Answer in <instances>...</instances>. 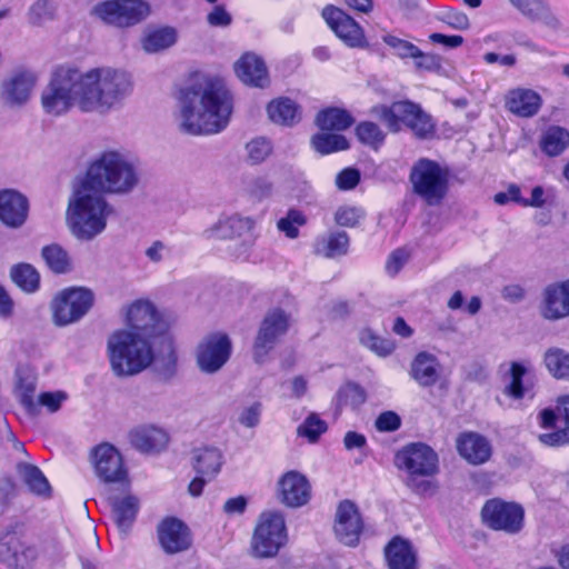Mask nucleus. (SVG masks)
<instances>
[{
	"label": "nucleus",
	"instance_id": "obj_10",
	"mask_svg": "<svg viewBox=\"0 0 569 569\" xmlns=\"http://www.w3.org/2000/svg\"><path fill=\"white\" fill-rule=\"evenodd\" d=\"M448 179V170L429 159H420L410 173L415 192L429 204L439 203L446 196Z\"/></svg>",
	"mask_w": 569,
	"mask_h": 569
},
{
	"label": "nucleus",
	"instance_id": "obj_16",
	"mask_svg": "<svg viewBox=\"0 0 569 569\" xmlns=\"http://www.w3.org/2000/svg\"><path fill=\"white\" fill-rule=\"evenodd\" d=\"M289 328V317L280 309L269 311L261 322L253 345V359L258 363L266 362L278 339Z\"/></svg>",
	"mask_w": 569,
	"mask_h": 569
},
{
	"label": "nucleus",
	"instance_id": "obj_56",
	"mask_svg": "<svg viewBox=\"0 0 569 569\" xmlns=\"http://www.w3.org/2000/svg\"><path fill=\"white\" fill-rule=\"evenodd\" d=\"M523 16L538 20L546 13V6L540 0H509Z\"/></svg>",
	"mask_w": 569,
	"mask_h": 569
},
{
	"label": "nucleus",
	"instance_id": "obj_53",
	"mask_svg": "<svg viewBox=\"0 0 569 569\" xmlns=\"http://www.w3.org/2000/svg\"><path fill=\"white\" fill-rule=\"evenodd\" d=\"M359 140L366 144L377 148L385 140V133L378 124L365 121L358 124L356 129Z\"/></svg>",
	"mask_w": 569,
	"mask_h": 569
},
{
	"label": "nucleus",
	"instance_id": "obj_50",
	"mask_svg": "<svg viewBox=\"0 0 569 569\" xmlns=\"http://www.w3.org/2000/svg\"><path fill=\"white\" fill-rule=\"evenodd\" d=\"M360 341L368 349L380 357L391 355L396 349L395 341L373 335L370 330H365L360 335Z\"/></svg>",
	"mask_w": 569,
	"mask_h": 569
},
{
	"label": "nucleus",
	"instance_id": "obj_15",
	"mask_svg": "<svg viewBox=\"0 0 569 569\" xmlns=\"http://www.w3.org/2000/svg\"><path fill=\"white\" fill-rule=\"evenodd\" d=\"M396 463L411 477H431L439 470V459L436 451L425 443H411L396 456Z\"/></svg>",
	"mask_w": 569,
	"mask_h": 569
},
{
	"label": "nucleus",
	"instance_id": "obj_46",
	"mask_svg": "<svg viewBox=\"0 0 569 569\" xmlns=\"http://www.w3.org/2000/svg\"><path fill=\"white\" fill-rule=\"evenodd\" d=\"M48 269L56 274H66L73 270L74 259L68 251H41Z\"/></svg>",
	"mask_w": 569,
	"mask_h": 569
},
{
	"label": "nucleus",
	"instance_id": "obj_35",
	"mask_svg": "<svg viewBox=\"0 0 569 569\" xmlns=\"http://www.w3.org/2000/svg\"><path fill=\"white\" fill-rule=\"evenodd\" d=\"M389 569H416V553L409 541L393 538L386 547Z\"/></svg>",
	"mask_w": 569,
	"mask_h": 569
},
{
	"label": "nucleus",
	"instance_id": "obj_28",
	"mask_svg": "<svg viewBox=\"0 0 569 569\" xmlns=\"http://www.w3.org/2000/svg\"><path fill=\"white\" fill-rule=\"evenodd\" d=\"M541 315L548 320H559L569 316V279L546 288Z\"/></svg>",
	"mask_w": 569,
	"mask_h": 569
},
{
	"label": "nucleus",
	"instance_id": "obj_11",
	"mask_svg": "<svg viewBox=\"0 0 569 569\" xmlns=\"http://www.w3.org/2000/svg\"><path fill=\"white\" fill-rule=\"evenodd\" d=\"M94 293L86 287H69L59 291L50 303L52 320L59 327L79 321L91 309Z\"/></svg>",
	"mask_w": 569,
	"mask_h": 569
},
{
	"label": "nucleus",
	"instance_id": "obj_60",
	"mask_svg": "<svg viewBox=\"0 0 569 569\" xmlns=\"http://www.w3.org/2000/svg\"><path fill=\"white\" fill-rule=\"evenodd\" d=\"M360 182V172L355 168H346L336 177V186L339 190H352Z\"/></svg>",
	"mask_w": 569,
	"mask_h": 569
},
{
	"label": "nucleus",
	"instance_id": "obj_49",
	"mask_svg": "<svg viewBox=\"0 0 569 569\" xmlns=\"http://www.w3.org/2000/svg\"><path fill=\"white\" fill-rule=\"evenodd\" d=\"M307 222L306 216L296 209H290L286 217L277 222V229L286 234V237L295 239L299 234V228Z\"/></svg>",
	"mask_w": 569,
	"mask_h": 569
},
{
	"label": "nucleus",
	"instance_id": "obj_54",
	"mask_svg": "<svg viewBox=\"0 0 569 569\" xmlns=\"http://www.w3.org/2000/svg\"><path fill=\"white\" fill-rule=\"evenodd\" d=\"M553 189L552 188H543L542 186H535L531 189V193L529 198H523L520 200V206L527 208H543L553 202Z\"/></svg>",
	"mask_w": 569,
	"mask_h": 569
},
{
	"label": "nucleus",
	"instance_id": "obj_9",
	"mask_svg": "<svg viewBox=\"0 0 569 569\" xmlns=\"http://www.w3.org/2000/svg\"><path fill=\"white\" fill-rule=\"evenodd\" d=\"M288 535L283 516L278 511L262 512L251 539V551L257 558H273L287 543Z\"/></svg>",
	"mask_w": 569,
	"mask_h": 569
},
{
	"label": "nucleus",
	"instance_id": "obj_26",
	"mask_svg": "<svg viewBox=\"0 0 569 569\" xmlns=\"http://www.w3.org/2000/svg\"><path fill=\"white\" fill-rule=\"evenodd\" d=\"M131 445L144 453H158L164 450L169 443V433L157 425H140L129 433Z\"/></svg>",
	"mask_w": 569,
	"mask_h": 569
},
{
	"label": "nucleus",
	"instance_id": "obj_4",
	"mask_svg": "<svg viewBox=\"0 0 569 569\" xmlns=\"http://www.w3.org/2000/svg\"><path fill=\"white\" fill-rule=\"evenodd\" d=\"M113 214V206L101 192L80 181L73 187L66 209V223L74 238L93 240L106 230Z\"/></svg>",
	"mask_w": 569,
	"mask_h": 569
},
{
	"label": "nucleus",
	"instance_id": "obj_61",
	"mask_svg": "<svg viewBox=\"0 0 569 569\" xmlns=\"http://www.w3.org/2000/svg\"><path fill=\"white\" fill-rule=\"evenodd\" d=\"M260 415L261 405L259 402H253L241 410L238 420L242 426L253 428L259 423Z\"/></svg>",
	"mask_w": 569,
	"mask_h": 569
},
{
	"label": "nucleus",
	"instance_id": "obj_41",
	"mask_svg": "<svg viewBox=\"0 0 569 569\" xmlns=\"http://www.w3.org/2000/svg\"><path fill=\"white\" fill-rule=\"evenodd\" d=\"M112 511L118 527L121 530L130 528L139 511V500L137 497L128 495L116 499L112 502Z\"/></svg>",
	"mask_w": 569,
	"mask_h": 569
},
{
	"label": "nucleus",
	"instance_id": "obj_62",
	"mask_svg": "<svg viewBox=\"0 0 569 569\" xmlns=\"http://www.w3.org/2000/svg\"><path fill=\"white\" fill-rule=\"evenodd\" d=\"M401 425L400 417L393 411H385L376 420V428L379 431H396Z\"/></svg>",
	"mask_w": 569,
	"mask_h": 569
},
{
	"label": "nucleus",
	"instance_id": "obj_63",
	"mask_svg": "<svg viewBox=\"0 0 569 569\" xmlns=\"http://www.w3.org/2000/svg\"><path fill=\"white\" fill-rule=\"evenodd\" d=\"M248 499L243 496L229 498L222 506V511L228 517L241 516L246 512Z\"/></svg>",
	"mask_w": 569,
	"mask_h": 569
},
{
	"label": "nucleus",
	"instance_id": "obj_13",
	"mask_svg": "<svg viewBox=\"0 0 569 569\" xmlns=\"http://www.w3.org/2000/svg\"><path fill=\"white\" fill-rule=\"evenodd\" d=\"M538 423L546 432L538 435L539 441L549 447L569 445V395L557 400V413L552 409H543L538 413Z\"/></svg>",
	"mask_w": 569,
	"mask_h": 569
},
{
	"label": "nucleus",
	"instance_id": "obj_51",
	"mask_svg": "<svg viewBox=\"0 0 569 569\" xmlns=\"http://www.w3.org/2000/svg\"><path fill=\"white\" fill-rule=\"evenodd\" d=\"M327 430V423L317 415L311 413L298 427V435L308 439L309 442H316L319 437Z\"/></svg>",
	"mask_w": 569,
	"mask_h": 569
},
{
	"label": "nucleus",
	"instance_id": "obj_39",
	"mask_svg": "<svg viewBox=\"0 0 569 569\" xmlns=\"http://www.w3.org/2000/svg\"><path fill=\"white\" fill-rule=\"evenodd\" d=\"M545 368L557 380L569 381V352L558 347L548 348L542 357Z\"/></svg>",
	"mask_w": 569,
	"mask_h": 569
},
{
	"label": "nucleus",
	"instance_id": "obj_36",
	"mask_svg": "<svg viewBox=\"0 0 569 569\" xmlns=\"http://www.w3.org/2000/svg\"><path fill=\"white\" fill-rule=\"evenodd\" d=\"M56 0H33L26 11V21L32 28H43L58 18Z\"/></svg>",
	"mask_w": 569,
	"mask_h": 569
},
{
	"label": "nucleus",
	"instance_id": "obj_6",
	"mask_svg": "<svg viewBox=\"0 0 569 569\" xmlns=\"http://www.w3.org/2000/svg\"><path fill=\"white\" fill-rule=\"evenodd\" d=\"M391 132H399L402 126L408 127L418 138H427L433 133V122L419 104L411 101H397L390 106L380 104L371 110Z\"/></svg>",
	"mask_w": 569,
	"mask_h": 569
},
{
	"label": "nucleus",
	"instance_id": "obj_25",
	"mask_svg": "<svg viewBox=\"0 0 569 569\" xmlns=\"http://www.w3.org/2000/svg\"><path fill=\"white\" fill-rule=\"evenodd\" d=\"M237 78L246 86L266 88L270 83L264 61L253 52L243 53L233 64Z\"/></svg>",
	"mask_w": 569,
	"mask_h": 569
},
{
	"label": "nucleus",
	"instance_id": "obj_27",
	"mask_svg": "<svg viewBox=\"0 0 569 569\" xmlns=\"http://www.w3.org/2000/svg\"><path fill=\"white\" fill-rule=\"evenodd\" d=\"M456 448L461 458L470 465H482L491 457V445L481 435L476 432H462L456 439Z\"/></svg>",
	"mask_w": 569,
	"mask_h": 569
},
{
	"label": "nucleus",
	"instance_id": "obj_59",
	"mask_svg": "<svg viewBox=\"0 0 569 569\" xmlns=\"http://www.w3.org/2000/svg\"><path fill=\"white\" fill-rule=\"evenodd\" d=\"M415 66L417 69L426 71H438L441 68V59L433 53H427L418 48V53L413 54Z\"/></svg>",
	"mask_w": 569,
	"mask_h": 569
},
{
	"label": "nucleus",
	"instance_id": "obj_48",
	"mask_svg": "<svg viewBox=\"0 0 569 569\" xmlns=\"http://www.w3.org/2000/svg\"><path fill=\"white\" fill-rule=\"evenodd\" d=\"M336 400L339 407L357 408L366 401V391L359 385L348 382L338 390Z\"/></svg>",
	"mask_w": 569,
	"mask_h": 569
},
{
	"label": "nucleus",
	"instance_id": "obj_47",
	"mask_svg": "<svg viewBox=\"0 0 569 569\" xmlns=\"http://www.w3.org/2000/svg\"><path fill=\"white\" fill-rule=\"evenodd\" d=\"M272 143L263 137H257L246 144V159L250 164L266 161L272 153Z\"/></svg>",
	"mask_w": 569,
	"mask_h": 569
},
{
	"label": "nucleus",
	"instance_id": "obj_32",
	"mask_svg": "<svg viewBox=\"0 0 569 569\" xmlns=\"http://www.w3.org/2000/svg\"><path fill=\"white\" fill-rule=\"evenodd\" d=\"M222 463V453L216 447L203 446L196 448L192 452L193 469L209 480L219 473Z\"/></svg>",
	"mask_w": 569,
	"mask_h": 569
},
{
	"label": "nucleus",
	"instance_id": "obj_3",
	"mask_svg": "<svg viewBox=\"0 0 569 569\" xmlns=\"http://www.w3.org/2000/svg\"><path fill=\"white\" fill-rule=\"evenodd\" d=\"M80 182L103 196H124L140 182L138 163L127 152L107 150L89 163Z\"/></svg>",
	"mask_w": 569,
	"mask_h": 569
},
{
	"label": "nucleus",
	"instance_id": "obj_21",
	"mask_svg": "<svg viewBox=\"0 0 569 569\" xmlns=\"http://www.w3.org/2000/svg\"><path fill=\"white\" fill-rule=\"evenodd\" d=\"M91 460L96 475L106 482H120L127 477V470L119 450L110 443H100L93 448Z\"/></svg>",
	"mask_w": 569,
	"mask_h": 569
},
{
	"label": "nucleus",
	"instance_id": "obj_31",
	"mask_svg": "<svg viewBox=\"0 0 569 569\" xmlns=\"http://www.w3.org/2000/svg\"><path fill=\"white\" fill-rule=\"evenodd\" d=\"M440 373L441 365L438 358L428 351L418 352L410 366L411 378L421 387L436 385Z\"/></svg>",
	"mask_w": 569,
	"mask_h": 569
},
{
	"label": "nucleus",
	"instance_id": "obj_24",
	"mask_svg": "<svg viewBox=\"0 0 569 569\" xmlns=\"http://www.w3.org/2000/svg\"><path fill=\"white\" fill-rule=\"evenodd\" d=\"M362 531V520L356 505L349 500L339 503L336 512L335 533L347 546H355Z\"/></svg>",
	"mask_w": 569,
	"mask_h": 569
},
{
	"label": "nucleus",
	"instance_id": "obj_42",
	"mask_svg": "<svg viewBox=\"0 0 569 569\" xmlns=\"http://www.w3.org/2000/svg\"><path fill=\"white\" fill-rule=\"evenodd\" d=\"M10 277L22 291L33 293L40 288V274L29 263H19L11 268Z\"/></svg>",
	"mask_w": 569,
	"mask_h": 569
},
{
	"label": "nucleus",
	"instance_id": "obj_30",
	"mask_svg": "<svg viewBox=\"0 0 569 569\" xmlns=\"http://www.w3.org/2000/svg\"><path fill=\"white\" fill-rule=\"evenodd\" d=\"M541 103L540 94L527 88L511 89L505 97L507 110L521 118L535 116L539 111Z\"/></svg>",
	"mask_w": 569,
	"mask_h": 569
},
{
	"label": "nucleus",
	"instance_id": "obj_52",
	"mask_svg": "<svg viewBox=\"0 0 569 569\" xmlns=\"http://www.w3.org/2000/svg\"><path fill=\"white\" fill-rule=\"evenodd\" d=\"M382 41L392 50L395 56L402 60L412 59L413 54L418 53V47L416 44L391 33L383 34Z\"/></svg>",
	"mask_w": 569,
	"mask_h": 569
},
{
	"label": "nucleus",
	"instance_id": "obj_18",
	"mask_svg": "<svg viewBox=\"0 0 569 569\" xmlns=\"http://www.w3.org/2000/svg\"><path fill=\"white\" fill-rule=\"evenodd\" d=\"M203 233L209 239L248 241L257 237V220L240 213H223Z\"/></svg>",
	"mask_w": 569,
	"mask_h": 569
},
{
	"label": "nucleus",
	"instance_id": "obj_12",
	"mask_svg": "<svg viewBox=\"0 0 569 569\" xmlns=\"http://www.w3.org/2000/svg\"><path fill=\"white\" fill-rule=\"evenodd\" d=\"M38 557L22 525L8 526L0 536V561L13 569H29Z\"/></svg>",
	"mask_w": 569,
	"mask_h": 569
},
{
	"label": "nucleus",
	"instance_id": "obj_14",
	"mask_svg": "<svg viewBox=\"0 0 569 569\" xmlns=\"http://www.w3.org/2000/svg\"><path fill=\"white\" fill-rule=\"evenodd\" d=\"M232 343L224 332H211L204 336L196 348V362L204 373L218 372L229 360Z\"/></svg>",
	"mask_w": 569,
	"mask_h": 569
},
{
	"label": "nucleus",
	"instance_id": "obj_17",
	"mask_svg": "<svg viewBox=\"0 0 569 569\" xmlns=\"http://www.w3.org/2000/svg\"><path fill=\"white\" fill-rule=\"evenodd\" d=\"M38 77L30 70H17L10 73L0 86V101L10 109L26 106L34 91Z\"/></svg>",
	"mask_w": 569,
	"mask_h": 569
},
{
	"label": "nucleus",
	"instance_id": "obj_57",
	"mask_svg": "<svg viewBox=\"0 0 569 569\" xmlns=\"http://www.w3.org/2000/svg\"><path fill=\"white\" fill-rule=\"evenodd\" d=\"M68 399V393L62 390L41 392L38 397V403L44 407L49 412H57L63 402Z\"/></svg>",
	"mask_w": 569,
	"mask_h": 569
},
{
	"label": "nucleus",
	"instance_id": "obj_20",
	"mask_svg": "<svg viewBox=\"0 0 569 569\" xmlns=\"http://www.w3.org/2000/svg\"><path fill=\"white\" fill-rule=\"evenodd\" d=\"M321 14L329 28L346 46L367 48L365 31L353 18L335 6L325 7Z\"/></svg>",
	"mask_w": 569,
	"mask_h": 569
},
{
	"label": "nucleus",
	"instance_id": "obj_43",
	"mask_svg": "<svg viewBox=\"0 0 569 569\" xmlns=\"http://www.w3.org/2000/svg\"><path fill=\"white\" fill-rule=\"evenodd\" d=\"M18 473L33 493L39 496L49 495L51 490L49 481L37 466L19 463Z\"/></svg>",
	"mask_w": 569,
	"mask_h": 569
},
{
	"label": "nucleus",
	"instance_id": "obj_23",
	"mask_svg": "<svg viewBox=\"0 0 569 569\" xmlns=\"http://www.w3.org/2000/svg\"><path fill=\"white\" fill-rule=\"evenodd\" d=\"M278 498L281 503L290 508L307 505L311 498V486L305 475L290 470L283 473L277 483Z\"/></svg>",
	"mask_w": 569,
	"mask_h": 569
},
{
	"label": "nucleus",
	"instance_id": "obj_55",
	"mask_svg": "<svg viewBox=\"0 0 569 569\" xmlns=\"http://www.w3.org/2000/svg\"><path fill=\"white\" fill-rule=\"evenodd\" d=\"M365 217V211L356 206L345 204L338 208L335 213V220L343 227H355Z\"/></svg>",
	"mask_w": 569,
	"mask_h": 569
},
{
	"label": "nucleus",
	"instance_id": "obj_38",
	"mask_svg": "<svg viewBox=\"0 0 569 569\" xmlns=\"http://www.w3.org/2000/svg\"><path fill=\"white\" fill-rule=\"evenodd\" d=\"M267 111L270 120L278 124L292 126L300 120L299 107L289 98L272 100Z\"/></svg>",
	"mask_w": 569,
	"mask_h": 569
},
{
	"label": "nucleus",
	"instance_id": "obj_40",
	"mask_svg": "<svg viewBox=\"0 0 569 569\" xmlns=\"http://www.w3.org/2000/svg\"><path fill=\"white\" fill-rule=\"evenodd\" d=\"M316 122L322 131H342L353 123V119L343 109L329 108L318 113Z\"/></svg>",
	"mask_w": 569,
	"mask_h": 569
},
{
	"label": "nucleus",
	"instance_id": "obj_45",
	"mask_svg": "<svg viewBox=\"0 0 569 569\" xmlns=\"http://www.w3.org/2000/svg\"><path fill=\"white\" fill-rule=\"evenodd\" d=\"M569 146V132L561 127L547 130L542 139V149L549 156H558Z\"/></svg>",
	"mask_w": 569,
	"mask_h": 569
},
{
	"label": "nucleus",
	"instance_id": "obj_8",
	"mask_svg": "<svg viewBox=\"0 0 569 569\" xmlns=\"http://www.w3.org/2000/svg\"><path fill=\"white\" fill-rule=\"evenodd\" d=\"M124 323L123 329L131 332L142 335L152 341L160 340L166 345L167 350L172 355L171 340L163 335L164 325L160 319V315L154 305L147 299H138L131 302L124 309Z\"/></svg>",
	"mask_w": 569,
	"mask_h": 569
},
{
	"label": "nucleus",
	"instance_id": "obj_34",
	"mask_svg": "<svg viewBox=\"0 0 569 569\" xmlns=\"http://www.w3.org/2000/svg\"><path fill=\"white\" fill-rule=\"evenodd\" d=\"M178 41V31L170 26L148 28L141 39L147 53H158L171 48Z\"/></svg>",
	"mask_w": 569,
	"mask_h": 569
},
{
	"label": "nucleus",
	"instance_id": "obj_7",
	"mask_svg": "<svg viewBox=\"0 0 569 569\" xmlns=\"http://www.w3.org/2000/svg\"><path fill=\"white\" fill-rule=\"evenodd\" d=\"M151 13L150 4L144 0H104L96 3L90 16L107 26L130 28Z\"/></svg>",
	"mask_w": 569,
	"mask_h": 569
},
{
	"label": "nucleus",
	"instance_id": "obj_33",
	"mask_svg": "<svg viewBox=\"0 0 569 569\" xmlns=\"http://www.w3.org/2000/svg\"><path fill=\"white\" fill-rule=\"evenodd\" d=\"M37 388V372L29 365H20L16 370L14 391L20 402L28 411L36 409L34 391Z\"/></svg>",
	"mask_w": 569,
	"mask_h": 569
},
{
	"label": "nucleus",
	"instance_id": "obj_2",
	"mask_svg": "<svg viewBox=\"0 0 569 569\" xmlns=\"http://www.w3.org/2000/svg\"><path fill=\"white\" fill-rule=\"evenodd\" d=\"M233 98L219 79L206 78L187 89L179 99L177 114L181 131L193 134H214L229 123Z\"/></svg>",
	"mask_w": 569,
	"mask_h": 569
},
{
	"label": "nucleus",
	"instance_id": "obj_37",
	"mask_svg": "<svg viewBox=\"0 0 569 569\" xmlns=\"http://www.w3.org/2000/svg\"><path fill=\"white\" fill-rule=\"evenodd\" d=\"M530 370L531 365L529 361H512L506 373L505 395L516 400L522 399L526 393L523 377Z\"/></svg>",
	"mask_w": 569,
	"mask_h": 569
},
{
	"label": "nucleus",
	"instance_id": "obj_58",
	"mask_svg": "<svg viewBox=\"0 0 569 569\" xmlns=\"http://www.w3.org/2000/svg\"><path fill=\"white\" fill-rule=\"evenodd\" d=\"M206 19L211 27L226 28L232 23V16L223 4H216Z\"/></svg>",
	"mask_w": 569,
	"mask_h": 569
},
{
	"label": "nucleus",
	"instance_id": "obj_22",
	"mask_svg": "<svg viewBox=\"0 0 569 569\" xmlns=\"http://www.w3.org/2000/svg\"><path fill=\"white\" fill-rule=\"evenodd\" d=\"M30 202L17 189L0 190V222L9 229H20L28 220Z\"/></svg>",
	"mask_w": 569,
	"mask_h": 569
},
{
	"label": "nucleus",
	"instance_id": "obj_29",
	"mask_svg": "<svg viewBox=\"0 0 569 569\" xmlns=\"http://www.w3.org/2000/svg\"><path fill=\"white\" fill-rule=\"evenodd\" d=\"M161 547L168 553H176L189 548L190 532L187 526L178 519H166L158 528Z\"/></svg>",
	"mask_w": 569,
	"mask_h": 569
},
{
	"label": "nucleus",
	"instance_id": "obj_5",
	"mask_svg": "<svg viewBox=\"0 0 569 569\" xmlns=\"http://www.w3.org/2000/svg\"><path fill=\"white\" fill-rule=\"evenodd\" d=\"M156 343L127 329L113 330L107 339V356L112 372L118 377L140 373L152 363Z\"/></svg>",
	"mask_w": 569,
	"mask_h": 569
},
{
	"label": "nucleus",
	"instance_id": "obj_1",
	"mask_svg": "<svg viewBox=\"0 0 569 569\" xmlns=\"http://www.w3.org/2000/svg\"><path fill=\"white\" fill-rule=\"evenodd\" d=\"M132 89L131 76L123 70L59 67L41 90L40 106L51 119L68 114L74 107L83 113L106 116L120 109Z\"/></svg>",
	"mask_w": 569,
	"mask_h": 569
},
{
	"label": "nucleus",
	"instance_id": "obj_44",
	"mask_svg": "<svg viewBox=\"0 0 569 569\" xmlns=\"http://www.w3.org/2000/svg\"><path fill=\"white\" fill-rule=\"evenodd\" d=\"M311 144L315 150L321 154H328L349 148L348 140L342 134L332 133L330 131H322L315 134L311 139Z\"/></svg>",
	"mask_w": 569,
	"mask_h": 569
},
{
	"label": "nucleus",
	"instance_id": "obj_19",
	"mask_svg": "<svg viewBox=\"0 0 569 569\" xmlns=\"http://www.w3.org/2000/svg\"><path fill=\"white\" fill-rule=\"evenodd\" d=\"M482 518L495 530L516 533L523 526V509L515 502L492 499L482 508Z\"/></svg>",
	"mask_w": 569,
	"mask_h": 569
},
{
	"label": "nucleus",
	"instance_id": "obj_64",
	"mask_svg": "<svg viewBox=\"0 0 569 569\" xmlns=\"http://www.w3.org/2000/svg\"><path fill=\"white\" fill-rule=\"evenodd\" d=\"M409 259V251H392L386 262V271L390 276L397 274Z\"/></svg>",
	"mask_w": 569,
	"mask_h": 569
}]
</instances>
